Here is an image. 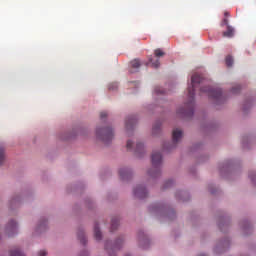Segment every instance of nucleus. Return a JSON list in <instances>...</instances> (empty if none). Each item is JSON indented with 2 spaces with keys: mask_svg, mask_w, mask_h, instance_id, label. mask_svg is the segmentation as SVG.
Returning <instances> with one entry per match:
<instances>
[{
  "mask_svg": "<svg viewBox=\"0 0 256 256\" xmlns=\"http://www.w3.org/2000/svg\"><path fill=\"white\" fill-rule=\"evenodd\" d=\"M228 16H229V12H225V13H224L225 19H227Z\"/></svg>",
  "mask_w": 256,
  "mask_h": 256,
  "instance_id": "obj_32",
  "label": "nucleus"
},
{
  "mask_svg": "<svg viewBox=\"0 0 256 256\" xmlns=\"http://www.w3.org/2000/svg\"><path fill=\"white\" fill-rule=\"evenodd\" d=\"M165 56V52H163V50H161L160 48L154 50V57H157V59H159V57H164Z\"/></svg>",
  "mask_w": 256,
  "mask_h": 256,
  "instance_id": "obj_20",
  "label": "nucleus"
},
{
  "mask_svg": "<svg viewBox=\"0 0 256 256\" xmlns=\"http://www.w3.org/2000/svg\"><path fill=\"white\" fill-rule=\"evenodd\" d=\"M10 256H25L19 248H14L10 251Z\"/></svg>",
  "mask_w": 256,
  "mask_h": 256,
  "instance_id": "obj_16",
  "label": "nucleus"
},
{
  "mask_svg": "<svg viewBox=\"0 0 256 256\" xmlns=\"http://www.w3.org/2000/svg\"><path fill=\"white\" fill-rule=\"evenodd\" d=\"M149 63H151L152 67H154V69H159L161 63L159 62V59L157 60H153V58H149Z\"/></svg>",
  "mask_w": 256,
  "mask_h": 256,
  "instance_id": "obj_18",
  "label": "nucleus"
},
{
  "mask_svg": "<svg viewBox=\"0 0 256 256\" xmlns=\"http://www.w3.org/2000/svg\"><path fill=\"white\" fill-rule=\"evenodd\" d=\"M152 169L148 171L149 177H153L154 179L161 175V164L163 163V156L160 152L152 153Z\"/></svg>",
  "mask_w": 256,
  "mask_h": 256,
  "instance_id": "obj_2",
  "label": "nucleus"
},
{
  "mask_svg": "<svg viewBox=\"0 0 256 256\" xmlns=\"http://www.w3.org/2000/svg\"><path fill=\"white\" fill-rule=\"evenodd\" d=\"M39 255H40V256H45V255H47V251L41 250V251L39 252Z\"/></svg>",
  "mask_w": 256,
  "mask_h": 256,
  "instance_id": "obj_31",
  "label": "nucleus"
},
{
  "mask_svg": "<svg viewBox=\"0 0 256 256\" xmlns=\"http://www.w3.org/2000/svg\"><path fill=\"white\" fill-rule=\"evenodd\" d=\"M109 245H111V242H106L105 249L106 251H108L109 255H111V251L112 253H115V251L121 249V245H123V238H118L115 241L114 245L111 246L110 248H109Z\"/></svg>",
  "mask_w": 256,
  "mask_h": 256,
  "instance_id": "obj_6",
  "label": "nucleus"
},
{
  "mask_svg": "<svg viewBox=\"0 0 256 256\" xmlns=\"http://www.w3.org/2000/svg\"><path fill=\"white\" fill-rule=\"evenodd\" d=\"M47 228V221L43 220L42 222H40V224L38 225L37 230L41 231V229H46Z\"/></svg>",
  "mask_w": 256,
  "mask_h": 256,
  "instance_id": "obj_23",
  "label": "nucleus"
},
{
  "mask_svg": "<svg viewBox=\"0 0 256 256\" xmlns=\"http://www.w3.org/2000/svg\"><path fill=\"white\" fill-rule=\"evenodd\" d=\"M135 125H137V118L135 116H129L126 119V129H127V131L133 129V127H135Z\"/></svg>",
  "mask_w": 256,
  "mask_h": 256,
  "instance_id": "obj_11",
  "label": "nucleus"
},
{
  "mask_svg": "<svg viewBox=\"0 0 256 256\" xmlns=\"http://www.w3.org/2000/svg\"><path fill=\"white\" fill-rule=\"evenodd\" d=\"M78 239L82 243V245H85L87 243V239L85 238V233L83 231L78 233Z\"/></svg>",
  "mask_w": 256,
  "mask_h": 256,
  "instance_id": "obj_19",
  "label": "nucleus"
},
{
  "mask_svg": "<svg viewBox=\"0 0 256 256\" xmlns=\"http://www.w3.org/2000/svg\"><path fill=\"white\" fill-rule=\"evenodd\" d=\"M126 147L128 151H133V142L131 140H128Z\"/></svg>",
  "mask_w": 256,
  "mask_h": 256,
  "instance_id": "obj_24",
  "label": "nucleus"
},
{
  "mask_svg": "<svg viewBox=\"0 0 256 256\" xmlns=\"http://www.w3.org/2000/svg\"><path fill=\"white\" fill-rule=\"evenodd\" d=\"M183 137V131L179 128H176L172 132V146L169 147H164V151H169L173 149V147H176L179 141H181V138Z\"/></svg>",
  "mask_w": 256,
  "mask_h": 256,
  "instance_id": "obj_5",
  "label": "nucleus"
},
{
  "mask_svg": "<svg viewBox=\"0 0 256 256\" xmlns=\"http://www.w3.org/2000/svg\"><path fill=\"white\" fill-rule=\"evenodd\" d=\"M155 93H157V94H163V93H165V91H163V90H161V88L160 87H156L155 88Z\"/></svg>",
  "mask_w": 256,
  "mask_h": 256,
  "instance_id": "obj_29",
  "label": "nucleus"
},
{
  "mask_svg": "<svg viewBox=\"0 0 256 256\" xmlns=\"http://www.w3.org/2000/svg\"><path fill=\"white\" fill-rule=\"evenodd\" d=\"M117 87H118L117 83H112L109 85L110 91H115V89H117Z\"/></svg>",
  "mask_w": 256,
  "mask_h": 256,
  "instance_id": "obj_28",
  "label": "nucleus"
},
{
  "mask_svg": "<svg viewBox=\"0 0 256 256\" xmlns=\"http://www.w3.org/2000/svg\"><path fill=\"white\" fill-rule=\"evenodd\" d=\"M173 185V180H168L165 182L164 189H167Z\"/></svg>",
  "mask_w": 256,
  "mask_h": 256,
  "instance_id": "obj_27",
  "label": "nucleus"
},
{
  "mask_svg": "<svg viewBox=\"0 0 256 256\" xmlns=\"http://www.w3.org/2000/svg\"><path fill=\"white\" fill-rule=\"evenodd\" d=\"M132 69H139L141 67V62L138 59L132 60L130 62Z\"/></svg>",
  "mask_w": 256,
  "mask_h": 256,
  "instance_id": "obj_17",
  "label": "nucleus"
},
{
  "mask_svg": "<svg viewBox=\"0 0 256 256\" xmlns=\"http://www.w3.org/2000/svg\"><path fill=\"white\" fill-rule=\"evenodd\" d=\"M94 237L96 241H101V239L103 238V235L101 234V230L99 229V224H96L94 226Z\"/></svg>",
  "mask_w": 256,
  "mask_h": 256,
  "instance_id": "obj_12",
  "label": "nucleus"
},
{
  "mask_svg": "<svg viewBox=\"0 0 256 256\" xmlns=\"http://www.w3.org/2000/svg\"><path fill=\"white\" fill-rule=\"evenodd\" d=\"M118 227H119V219L118 218H112L110 231L113 232Z\"/></svg>",
  "mask_w": 256,
  "mask_h": 256,
  "instance_id": "obj_14",
  "label": "nucleus"
},
{
  "mask_svg": "<svg viewBox=\"0 0 256 256\" xmlns=\"http://www.w3.org/2000/svg\"><path fill=\"white\" fill-rule=\"evenodd\" d=\"M201 93H208V97L210 99H214L216 103H223L225 101V96L223 95V91L219 88H211L209 86L201 88Z\"/></svg>",
  "mask_w": 256,
  "mask_h": 256,
  "instance_id": "obj_3",
  "label": "nucleus"
},
{
  "mask_svg": "<svg viewBox=\"0 0 256 256\" xmlns=\"http://www.w3.org/2000/svg\"><path fill=\"white\" fill-rule=\"evenodd\" d=\"M224 25L227 26V30L223 32V37H228L231 39V37L235 36V28H233L231 25H229V20L227 18H224L221 26L223 27Z\"/></svg>",
  "mask_w": 256,
  "mask_h": 256,
  "instance_id": "obj_7",
  "label": "nucleus"
},
{
  "mask_svg": "<svg viewBox=\"0 0 256 256\" xmlns=\"http://www.w3.org/2000/svg\"><path fill=\"white\" fill-rule=\"evenodd\" d=\"M161 132V122H155V124L152 127V133L153 135H157Z\"/></svg>",
  "mask_w": 256,
  "mask_h": 256,
  "instance_id": "obj_13",
  "label": "nucleus"
},
{
  "mask_svg": "<svg viewBox=\"0 0 256 256\" xmlns=\"http://www.w3.org/2000/svg\"><path fill=\"white\" fill-rule=\"evenodd\" d=\"M96 135L98 137V139H100L101 141H103V143H105L106 145H109V143H111V141H113V128H98L96 130Z\"/></svg>",
  "mask_w": 256,
  "mask_h": 256,
  "instance_id": "obj_4",
  "label": "nucleus"
},
{
  "mask_svg": "<svg viewBox=\"0 0 256 256\" xmlns=\"http://www.w3.org/2000/svg\"><path fill=\"white\" fill-rule=\"evenodd\" d=\"M107 117V112L100 113V119H105Z\"/></svg>",
  "mask_w": 256,
  "mask_h": 256,
  "instance_id": "obj_30",
  "label": "nucleus"
},
{
  "mask_svg": "<svg viewBox=\"0 0 256 256\" xmlns=\"http://www.w3.org/2000/svg\"><path fill=\"white\" fill-rule=\"evenodd\" d=\"M131 73H135V71L131 70Z\"/></svg>",
  "mask_w": 256,
  "mask_h": 256,
  "instance_id": "obj_33",
  "label": "nucleus"
},
{
  "mask_svg": "<svg viewBox=\"0 0 256 256\" xmlns=\"http://www.w3.org/2000/svg\"><path fill=\"white\" fill-rule=\"evenodd\" d=\"M203 83V77L199 74H194L191 78V86L188 87V97L190 101L184 105V108H179L177 114L181 117H193L195 108V87Z\"/></svg>",
  "mask_w": 256,
  "mask_h": 256,
  "instance_id": "obj_1",
  "label": "nucleus"
},
{
  "mask_svg": "<svg viewBox=\"0 0 256 256\" xmlns=\"http://www.w3.org/2000/svg\"><path fill=\"white\" fill-rule=\"evenodd\" d=\"M3 163H5V147L0 145V165H3Z\"/></svg>",
  "mask_w": 256,
  "mask_h": 256,
  "instance_id": "obj_15",
  "label": "nucleus"
},
{
  "mask_svg": "<svg viewBox=\"0 0 256 256\" xmlns=\"http://www.w3.org/2000/svg\"><path fill=\"white\" fill-rule=\"evenodd\" d=\"M150 211L159 212V211H161V206H159V205H153V206L150 207Z\"/></svg>",
  "mask_w": 256,
  "mask_h": 256,
  "instance_id": "obj_25",
  "label": "nucleus"
},
{
  "mask_svg": "<svg viewBox=\"0 0 256 256\" xmlns=\"http://www.w3.org/2000/svg\"><path fill=\"white\" fill-rule=\"evenodd\" d=\"M85 256H87V255H85Z\"/></svg>",
  "mask_w": 256,
  "mask_h": 256,
  "instance_id": "obj_34",
  "label": "nucleus"
},
{
  "mask_svg": "<svg viewBox=\"0 0 256 256\" xmlns=\"http://www.w3.org/2000/svg\"><path fill=\"white\" fill-rule=\"evenodd\" d=\"M239 91H241V86L237 85L235 87L232 88L231 92L232 93H239Z\"/></svg>",
  "mask_w": 256,
  "mask_h": 256,
  "instance_id": "obj_26",
  "label": "nucleus"
},
{
  "mask_svg": "<svg viewBox=\"0 0 256 256\" xmlns=\"http://www.w3.org/2000/svg\"><path fill=\"white\" fill-rule=\"evenodd\" d=\"M148 192L147 188L143 185L136 186V189H134V196L137 197V199H145L147 197Z\"/></svg>",
  "mask_w": 256,
  "mask_h": 256,
  "instance_id": "obj_9",
  "label": "nucleus"
},
{
  "mask_svg": "<svg viewBox=\"0 0 256 256\" xmlns=\"http://www.w3.org/2000/svg\"><path fill=\"white\" fill-rule=\"evenodd\" d=\"M225 61H226L227 67H233V57L227 56Z\"/></svg>",
  "mask_w": 256,
  "mask_h": 256,
  "instance_id": "obj_22",
  "label": "nucleus"
},
{
  "mask_svg": "<svg viewBox=\"0 0 256 256\" xmlns=\"http://www.w3.org/2000/svg\"><path fill=\"white\" fill-rule=\"evenodd\" d=\"M5 233L8 237H13L17 235V222L15 220H11L5 229Z\"/></svg>",
  "mask_w": 256,
  "mask_h": 256,
  "instance_id": "obj_8",
  "label": "nucleus"
},
{
  "mask_svg": "<svg viewBox=\"0 0 256 256\" xmlns=\"http://www.w3.org/2000/svg\"><path fill=\"white\" fill-rule=\"evenodd\" d=\"M143 151H144L143 143L138 142V143L136 144L135 153H136V154H137V153H143Z\"/></svg>",
  "mask_w": 256,
  "mask_h": 256,
  "instance_id": "obj_21",
  "label": "nucleus"
},
{
  "mask_svg": "<svg viewBox=\"0 0 256 256\" xmlns=\"http://www.w3.org/2000/svg\"><path fill=\"white\" fill-rule=\"evenodd\" d=\"M119 175L122 181H127L128 179H131L132 172L129 168H122L119 170Z\"/></svg>",
  "mask_w": 256,
  "mask_h": 256,
  "instance_id": "obj_10",
  "label": "nucleus"
}]
</instances>
